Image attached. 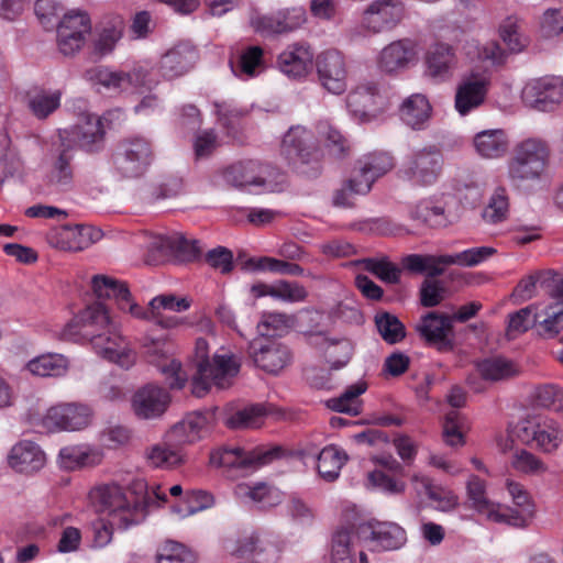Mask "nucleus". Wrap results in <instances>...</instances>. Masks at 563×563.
<instances>
[{
    "label": "nucleus",
    "instance_id": "1",
    "mask_svg": "<svg viewBox=\"0 0 563 563\" xmlns=\"http://www.w3.org/2000/svg\"><path fill=\"white\" fill-rule=\"evenodd\" d=\"M194 46L180 42L161 56L157 71L147 64H137L131 71L111 70L107 67H96L87 71L91 80L97 81L109 90L123 91L130 88H153L159 82V77L174 79L188 73L196 60Z\"/></svg>",
    "mask_w": 563,
    "mask_h": 563
},
{
    "label": "nucleus",
    "instance_id": "2",
    "mask_svg": "<svg viewBox=\"0 0 563 563\" xmlns=\"http://www.w3.org/2000/svg\"><path fill=\"white\" fill-rule=\"evenodd\" d=\"M194 364L196 373L192 375V394L203 397L212 385L220 389L228 388L238 375L241 360L234 353L221 349L212 361L209 358V344L203 338H198L195 344Z\"/></svg>",
    "mask_w": 563,
    "mask_h": 563
},
{
    "label": "nucleus",
    "instance_id": "3",
    "mask_svg": "<svg viewBox=\"0 0 563 563\" xmlns=\"http://www.w3.org/2000/svg\"><path fill=\"white\" fill-rule=\"evenodd\" d=\"M550 159V148L541 139H527L518 143L508 161V178L512 186L522 188L541 181Z\"/></svg>",
    "mask_w": 563,
    "mask_h": 563
},
{
    "label": "nucleus",
    "instance_id": "4",
    "mask_svg": "<svg viewBox=\"0 0 563 563\" xmlns=\"http://www.w3.org/2000/svg\"><path fill=\"white\" fill-rule=\"evenodd\" d=\"M282 151L301 174L317 177L321 173L320 151L316 137L305 126H291L286 132Z\"/></svg>",
    "mask_w": 563,
    "mask_h": 563
},
{
    "label": "nucleus",
    "instance_id": "5",
    "mask_svg": "<svg viewBox=\"0 0 563 563\" xmlns=\"http://www.w3.org/2000/svg\"><path fill=\"white\" fill-rule=\"evenodd\" d=\"M223 178L234 187H247L256 191H275L284 183L278 168L252 159L229 166Z\"/></svg>",
    "mask_w": 563,
    "mask_h": 563
},
{
    "label": "nucleus",
    "instance_id": "6",
    "mask_svg": "<svg viewBox=\"0 0 563 563\" xmlns=\"http://www.w3.org/2000/svg\"><path fill=\"white\" fill-rule=\"evenodd\" d=\"M113 325L106 306L95 302L65 324L58 333V339L69 342L89 341L92 344L93 340L101 338Z\"/></svg>",
    "mask_w": 563,
    "mask_h": 563
},
{
    "label": "nucleus",
    "instance_id": "7",
    "mask_svg": "<svg viewBox=\"0 0 563 563\" xmlns=\"http://www.w3.org/2000/svg\"><path fill=\"white\" fill-rule=\"evenodd\" d=\"M91 497L98 504V510L112 518V525H117L118 529L125 530L136 523L137 501L132 495L129 497L121 486H100L92 492Z\"/></svg>",
    "mask_w": 563,
    "mask_h": 563
},
{
    "label": "nucleus",
    "instance_id": "8",
    "mask_svg": "<svg viewBox=\"0 0 563 563\" xmlns=\"http://www.w3.org/2000/svg\"><path fill=\"white\" fill-rule=\"evenodd\" d=\"M141 346L146 360L158 367L172 389H181L187 383L188 376L181 367V363L170 358L174 353L173 343L164 336L154 338L146 334L142 338Z\"/></svg>",
    "mask_w": 563,
    "mask_h": 563
},
{
    "label": "nucleus",
    "instance_id": "9",
    "mask_svg": "<svg viewBox=\"0 0 563 563\" xmlns=\"http://www.w3.org/2000/svg\"><path fill=\"white\" fill-rule=\"evenodd\" d=\"M514 437L527 445H534L544 453H552L563 442V431L551 418H530L519 421L514 428Z\"/></svg>",
    "mask_w": 563,
    "mask_h": 563
},
{
    "label": "nucleus",
    "instance_id": "10",
    "mask_svg": "<svg viewBox=\"0 0 563 563\" xmlns=\"http://www.w3.org/2000/svg\"><path fill=\"white\" fill-rule=\"evenodd\" d=\"M443 155L435 145L415 151L404 165V176L417 186H430L440 177Z\"/></svg>",
    "mask_w": 563,
    "mask_h": 563
},
{
    "label": "nucleus",
    "instance_id": "11",
    "mask_svg": "<svg viewBox=\"0 0 563 563\" xmlns=\"http://www.w3.org/2000/svg\"><path fill=\"white\" fill-rule=\"evenodd\" d=\"M282 455L283 450L279 446H258L250 451L241 448L223 449L210 455V463L216 466L257 470L278 460Z\"/></svg>",
    "mask_w": 563,
    "mask_h": 563
},
{
    "label": "nucleus",
    "instance_id": "12",
    "mask_svg": "<svg viewBox=\"0 0 563 563\" xmlns=\"http://www.w3.org/2000/svg\"><path fill=\"white\" fill-rule=\"evenodd\" d=\"M523 103L537 111H553L563 100V78L544 76L531 79L522 89Z\"/></svg>",
    "mask_w": 563,
    "mask_h": 563
},
{
    "label": "nucleus",
    "instance_id": "13",
    "mask_svg": "<svg viewBox=\"0 0 563 563\" xmlns=\"http://www.w3.org/2000/svg\"><path fill=\"white\" fill-rule=\"evenodd\" d=\"M365 542L361 523L338 528L330 542V563H368L362 547Z\"/></svg>",
    "mask_w": 563,
    "mask_h": 563
},
{
    "label": "nucleus",
    "instance_id": "14",
    "mask_svg": "<svg viewBox=\"0 0 563 563\" xmlns=\"http://www.w3.org/2000/svg\"><path fill=\"white\" fill-rule=\"evenodd\" d=\"M92 409L80 402H66L52 406L43 418V426L51 431H78L90 426Z\"/></svg>",
    "mask_w": 563,
    "mask_h": 563
},
{
    "label": "nucleus",
    "instance_id": "15",
    "mask_svg": "<svg viewBox=\"0 0 563 563\" xmlns=\"http://www.w3.org/2000/svg\"><path fill=\"white\" fill-rule=\"evenodd\" d=\"M120 152L115 158V166L124 177L142 175L153 159V150L150 141L134 136L120 143Z\"/></svg>",
    "mask_w": 563,
    "mask_h": 563
},
{
    "label": "nucleus",
    "instance_id": "16",
    "mask_svg": "<svg viewBox=\"0 0 563 563\" xmlns=\"http://www.w3.org/2000/svg\"><path fill=\"white\" fill-rule=\"evenodd\" d=\"M318 80L322 88L341 95L347 88V69L344 56L336 49H328L316 57Z\"/></svg>",
    "mask_w": 563,
    "mask_h": 563
},
{
    "label": "nucleus",
    "instance_id": "17",
    "mask_svg": "<svg viewBox=\"0 0 563 563\" xmlns=\"http://www.w3.org/2000/svg\"><path fill=\"white\" fill-rule=\"evenodd\" d=\"M416 330L428 344L440 352H449L454 347L453 322L448 314L428 312L420 318Z\"/></svg>",
    "mask_w": 563,
    "mask_h": 563
},
{
    "label": "nucleus",
    "instance_id": "18",
    "mask_svg": "<svg viewBox=\"0 0 563 563\" xmlns=\"http://www.w3.org/2000/svg\"><path fill=\"white\" fill-rule=\"evenodd\" d=\"M489 81L479 73L463 75L456 85L454 108L460 115H467L478 109L486 99Z\"/></svg>",
    "mask_w": 563,
    "mask_h": 563
},
{
    "label": "nucleus",
    "instance_id": "19",
    "mask_svg": "<svg viewBox=\"0 0 563 563\" xmlns=\"http://www.w3.org/2000/svg\"><path fill=\"white\" fill-rule=\"evenodd\" d=\"M306 21L303 8L279 10L272 14H254L251 25L255 32L263 35L289 33L300 27Z\"/></svg>",
    "mask_w": 563,
    "mask_h": 563
},
{
    "label": "nucleus",
    "instance_id": "20",
    "mask_svg": "<svg viewBox=\"0 0 563 563\" xmlns=\"http://www.w3.org/2000/svg\"><path fill=\"white\" fill-rule=\"evenodd\" d=\"M250 354L256 366L269 374H278L290 364L292 358V354L285 343L268 338L253 342Z\"/></svg>",
    "mask_w": 563,
    "mask_h": 563
},
{
    "label": "nucleus",
    "instance_id": "21",
    "mask_svg": "<svg viewBox=\"0 0 563 563\" xmlns=\"http://www.w3.org/2000/svg\"><path fill=\"white\" fill-rule=\"evenodd\" d=\"M400 0H374L363 12L362 25L373 33L395 27L404 16Z\"/></svg>",
    "mask_w": 563,
    "mask_h": 563
},
{
    "label": "nucleus",
    "instance_id": "22",
    "mask_svg": "<svg viewBox=\"0 0 563 563\" xmlns=\"http://www.w3.org/2000/svg\"><path fill=\"white\" fill-rule=\"evenodd\" d=\"M103 129L98 115L87 114L82 121L69 130L59 131L58 137L62 146H71V142L88 152L98 147L103 140Z\"/></svg>",
    "mask_w": 563,
    "mask_h": 563
},
{
    "label": "nucleus",
    "instance_id": "23",
    "mask_svg": "<svg viewBox=\"0 0 563 563\" xmlns=\"http://www.w3.org/2000/svg\"><path fill=\"white\" fill-rule=\"evenodd\" d=\"M507 489L518 509L501 506V519L497 523H506L516 528L529 526L534 515V504L530 494L520 483L507 481Z\"/></svg>",
    "mask_w": 563,
    "mask_h": 563
},
{
    "label": "nucleus",
    "instance_id": "24",
    "mask_svg": "<svg viewBox=\"0 0 563 563\" xmlns=\"http://www.w3.org/2000/svg\"><path fill=\"white\" fill-rule=\"evenodd\" d=\"M361 536L374 548L390 551L406 543V531L395 522H361Z\"/></svg>",
    "mask_w": 563,
    "mask_h": 563
},
{
    "label": "nucleus",
    "instance_id": "25",
    "mask_svg": "<svg viewBox=\"0 0 563 563\" xmlns=\"http://www.w3.org/2000/svg\"><path fill=\"white\" fill-rule=\"evenodd\" d=\"M100 238V231L89 225H63L48 234L52 246L63 251H82Z\"/></svg>",
    "mask_w": 563,
    "mask_h": 563
},
{
    "label": "nucleus",
    "instance_id": "26",
    "mask_svg": "<svg viewBox=\"0 0 563 563\" xmlns=\"http://www.w3.org/2000/svg\"><path fill=\"white\" fill-rule=\"evenodd\" d=\"M92 346L97 354L118 364L122 368L128 369L135 362V354L114 325L103 333L101 338L93 340Z\"/></svg>",
    "mask_w": 563,
    "mask_h": 563
},
{
    "label": "nucleus",
    "instance_id": "27",
    "mask_svg": "<svg viewBox=\"0 0 563 563\" xmlns=\"http://www.w3.org/2000/svg\"><path fill=\"white\" fill-rule=\"evenodd\" d=\"M169 402L170 395L166 389L147 384L134 394L132 407L139 418L154 419L166 411Z\"/></svg>",
    "mask_w": 563,
    "mask_h": 563
},
{
    "label": "nucleus",
    "instance_id": "28",
    "mask_svg": "<svg viewBox=\"0 0 563 563\" xmlns=\"http://www.w3.org/2000/svg\"><path fill=\"white\" fill-rule=\"evenodd\" d=\"M456 64V55L450 45L435 44L426 53L424 75L435 82H443L451 78Z\"/></svg>",
    "mask_w": 563,
    "mask_h": 563
},
{
    "label": "nucleus",
    "instance_id": "29",
    "mask_svg": "<svg viewBox=\"0 0 563 563\" xmlns=\"http://www.w3.org/2000/svg\"><path fill=\"white\" fill-rule=\"evenodd\" d=\"M415 55V46L409 40H398L382 49L378 67L387 74L397 73L406 69L413 60Z\"/></svg>",
    "mask_w": 563,
    "mask_h": 563
},
{
    "label": "nucleus",
    "instance_id": "30",
    "mask_svg": "<svg viewBox=\"0 0 563 563\" xmlns=\"http://www.w3.org/2000/svg\"><path fill=\"white\" fill-rule=\"evenodd\" d=\"M313 53L309 45L292 44L289 45L278 57L280 70L292 78L306 76L312 67Z\"/></svg>",
    "mask_w": 563,
    "mask_h": 563
},
{
    "label": "nucleus",
    "instance_id": "31",
    "mask_svg": "<svg viewBox=\"0 0 563 563\" xmlns=\"http://www.w3.org/2000/svg\"><path fill=\"white\" fill-rule=\"evenodd\" d=\"M9 464L20 473H33L44 466L45 454L36 443L20 441L11 449Z\"/></svg>",
    "mask_w": 563,
    "mask_h": 563
},
{
    "label": "nucleus",
    "instance_id": "32",
    "mask_svg": "<svg viewBox=\"0 0 563 563\" xmlns=\"http://www.w3.org/2000/svg\"><path fill=\"white\" fill-rule=\"evenodd\" d=\"M208 424V418L200 412H192L176 423L167 433L172 444L184 445L198 441Z\"/></svg>",
    "mask_w": 563,
    "mask_h": 563
},
{
    "label": "nucleus",
    "instance_id": "33",
    "mask_svg": "<svg viewBox=\"0 0 563 563\" xmlns=\"http://www.w3.org/2000/svg\"><path fill=\"white\" fill-rule=\"evenodd\" d=\"M70 151L71 146H62V143H59L56 148L57 156L54 159L47 176V185L56 191H64L71 187L74 170L71 166L73 155Z\"/></svg>",
    "mask_w": 563,
    "mask_h": 563
},
{
    "label": "nucleus",
    "instance_id": "34",
    "mask_svg": "<svg viewBox=\"0 0 563 563\" xmlns=\"http://www.w3.org/2000/svg\"><path fill=\"white\" fill-rule=\"evenodd\" d=\"M467 497L472 503V508L487 520L497 522L501 517V505L495 504L486 496L485 482L473 475L467 482Z\"/></svg>",
    "mask_w": 563,
    "mask_h": 563
},
{
    "label": "nucleus",
    "instance_id": "35",
    "mask_svg": "<svg viewBox=\"0 0 563 563\" xmlns=\"http://www.w3.org/2000/svg\"><path fill=\"white\" fill-rule=\"evenodd\" d=\"M432 108L424 95L413 93L404 100L400 119L413 130H422L431 118Z\"/></svg>",
    "mask_w": 563,
    "mask_h": 563
},
{
    "label": "nucleus",
    "instance_id": "36",
    "mask_svg": "<svg viewBox=\"0 0 563 563\" xmlns=\"http://www.w3.org/2000/svg\"><path fill=\"white\" fill-rule=\"evenodd\" d=\"M232 73L241 78L249 79L257 76L264 69L263 49L260 46H250L230 58Z\"/></svg>",
    "mask_w": 563,
    "mask_h": 563
},
{
    "label": "nucleus",
    "instance_id": "37",
    "mask_svg": "<svg viewBox=\"0 0 563 563\" xmlns=\"http://www.w3.org/2000/svg\"><path fill=\"white\" fill-rule=\"evenodd\" d=\"M478 155L484 158H498L506 154L509 140L501 129L478 132L473 140Z\"/></svg>",
    "mask_w": 563,
    "mask_h": 563
},
{
    "label": "nucleus",
    "instance_id": "38",
    "mask_svg": "<svg viewBox=\"0 0 563 563\" xmlns=\"http://www.w3.org/2000/svg\"><path fill=\"white\" fill-rule=\"evenodd\" d=\"M234 495L242 503L258 505L262 508L276 506L280 501L279 492L265 483H258L254 486L244 483L239 484L234 488Z\"/></svg>",
    "mask_w": 563,
    "mask_h": 563
},
{
    "label": "nucleus",
    "instance_id": "39",
    "mask_svg": "<svg viewBox=\"0 0 563 563\" xmlns=\"http://www.w3.org/2000/svg\"><path fill=\"white\" fill-rule=\"evenodd\" d=\"M378 88L374 82H366L352 90L346 99L349 110L360 119L368 117L377 104Z\"/></svg>",
    "mask_w": 563,
    "mask_h": 563
},
{
    "label": "nucleus",
    "instance_id": "40",
    "mask_svg": "<svg viewBox=\"0 0 563 563\" xmlns=\"http://www.w3.org/2000/svg\"><path fill=\"white\" fill-rule=\"evenodd\" d=\"M68 366V360L64 355L47 353L29 361L26 369L38 377H58L66 374Z\"/></svg>",
    "mask_w": 563,
    "mask_h": 563
},
{
    "label": "nucleus",
    "instance_id": "41",
    "mask_svg": "<svg viewBox=\"0 0 563 563\" xmlns=\"http://www.w3.org/2000/svg\"><path fill=\"white\" fill-rule=\"evenodd\" d=\"M58 456L60 466L69 471L93 466L102 460V454L98 450L78 445L63 448Z\"/></svg>",
    "mask_w": 563,
    "mask_h": 563
},
{
    "label": "nucleus",
    "instance_id": "42",
    "mask_svg": "<svg viewBox=\"0 0 563 563\" xmlns=\"http://www.w3.org/2000/svg\"><path fill=\"white\" fill-rule=\"evenodd\" d=\"M475 366L483 379L493 383L508 379L518 373L511 361L500 356L481 360L476 362Z\"/></svg>",
    "mask_w": 563,
    "mask_h": 563
},
{
    "label": "nucleus",
    "instance_id": "43",
    "mask_svg": "<svg viewBox=\"0 0 563 563\" xmlns=\"http://www.w3.org/2000/svg\"><path fill=\"white\" fill-rule=\"evenodd\" d=\"M346 461L347 455L343 450L335 445H328L318 455L317 468L323 479L333 482L339 477Z\"/></svg>",
    "mask_w": 563,
    "mask_h": 563
},
{
    "label": "nucleus",
    "instance_id": "44",
    "mask_svg": "<svg viewBox=\"0 0 563 563\" xmlns=\"http://www.w3.org/2000/svg\"><path fill=\"white\" fill-rule=\"evenodd\" d=\"M317 132L331 156L341 159L349 155L351 150L349 140L330 122L319 121Z\"/></svg>",
    "mask_w": 563,
    "mask_h": 563
},
{
    "label": "nucleus",
    "instance_id": "45",
    "mask_svg": "<svg viewBox=\"0 0 563 563\" xmlns=\"http://www.w3.org/2000/svg\"><path fill=\"white\" fill-rule=\"evenodd\" d=\"M375 327L382 339L388 344H396L406 336V328L397 316L388 311H378L374 317Z\"/></svg>",
    "mask_w": 563,
    "mask_h": 563
},
{
    "label": "nucleus",
    "instance_id": "46",
    "mask_svg": "<svg viewBox=\"0 0 563 563\" xmlns=\"http://www.w3.org/2000/svg\"><path fill=\"white\" fill-rule=\"evenodd\" d=\"M92 289L99 299H115L118 306L126 302L130 290L125 283H121L103 275H96L92 278Z\"/></svg>",
    "mask_w": 563,
    "mask_h": 563
},
{
    "label": "nucleus",
    "instance_id": "47",
    "mask_svg": "<svg viewBox=\"0 0 563 563\" xmlns=\"http://www.w3.org/2000/svg\"><path fill=\"white\" fill-rule=\"evenodd\" d=\"M265 416L266 409L263 405H250L230 415L225 424L230 429L258 428Z\"/></svg>",
    "mask_w": 563,
    "mask_h": 563
},
{
    "label": "nucleus",
    "instance_id": "48",
    "mask_svg": "<svg viewBox=\"0 0 563 563\" xmlns=\"http://www.w3.org/2000/svg\"><path fill=\"white\" fill-rule=\"evenodd\" d=\"M356 165L374 183L394 168V158L385 152L371 153L357 159Z\"/></svg>",
    "mask_w": 563,
    "mask_h": 563
},
{
    "label": "nucleus",
    "instance_id": "49",
    "mask_svg": "<svg viewBox=\"0 0 563 563\" xmlns=\"http://www.w3.org/2000/svg\"><path fill=\"white\" fill-rule=\"evenodd\" d=\"M178 446L167 440L164 444L153 446L147 453V460L155 467L173 468L181 464L184 460Z\"/></svg>",
    "mask_w": 563,
    "mask_h": 563
},
{
    "label": "nucleus",
    "instance_id": "50",
    "mask_svg": "<svg viewBox=\"0 0 563 563\" xmlns=\"http://www.w3.org/2000/svg\"><path fill=\"white\" fill-rule=\"evenodd\" d=\"M538 333L547 339L556 336L563 329V306L561 302L549 305L538 319Z\"/></svg>",
    "mask_w": 563,
    "mask_h": 563
},
{
    "label": "nucleus",
    "instance_id": "51",
    "mask_svg": "<svg viewBox=\"0 0 563 563\" xmlns=\"http://www.w3.org/2000/svg\"><path fill=\"white\" fill-rule=\"evenodd\" d=\"M124 23L118 18L110 26L104 27L93 42V54L103 57L113 52L115 44L123 35Z\"/></svg>",
    "mask_w": 563,
    "mask_h": 563
},
{
    "label": "nucleus",
    "instance_id": "52",
    "mask_svg": "<svg viewBox=\"0 0 563 563\" xmlns=\"http://www.w3.org/2000/svg\"><path fill=\"white\" fill-rule=\"evenodd\" d=\"M362 264L365 271L372 273L384 283L394 285L400 280L401 269L387 257L364 258Z\"/></svg>",
    "mask_w": 563,
    "mask_h": 563
},
{
    "label": "nucleus",
    "instance_id": "53",
    "mask_svg": "<svg viewBox=\"0 0 563 563\" xmlns=\"http://www.w3.org/2000/svg\"><path fill=\"white\" fill-rule=\"evenodd\" d=\"M60 91L41 90L29 98V108L37 119H45L60 106Z\"/></svg>",
    "mask_w": 563,
    "mask_h": 563
},
{
    "label": "nucleus",
    "instance_id": "54",
    "mask_svg": "<svg viewBox=\"0 0 563 563\" xmlns=\"http://www.w3.org/2000/svg\"><path fill=\"white\" fill-rule=\"evenodd\" d=\"M410 217L430 227H444L448 223L444 209L434 206L431 200H422L413 206L410 210Z\"/></svg>",
    "mask_w": 563,
    "mask_h": 563
},
{
    "label": "nucleus",
    "instance_id": "55",
    "mask_svg": "<svg viewBox=\"0 0 563 563\" xmlns=\"http://www.w3.org/2000/svg\"><path fill=\"white\" fill-rule=\"evenodd\" d=\"M538 309V305H530L510 313L507 325L508 334L525 333L531 328L538 327V319L541 318V313H539Z\"/></svg>",
    "mask_w": 563,
    "mask_h": 563
},
{
    "label": "nucleus",
    "instance_id": "56",
    "mask_svg": "<svg viewBox=\"0 0 563 563\" xmlns=\"http://www.w3.org/2000/svg\"><path fill=\"white\" fill-rule=\"evenodd\" d=\"M499 34L512 53L521 52L527 45V38L520 32V21L517 16L506 18L499 26Z\"/></svg>",
    "mask_w": 563,
    "mask_h": 563
},
{
    "label": "nucleus",
    "instance_id": "57",
    "mask_svg": "<svg viewBox=\"0 0 563 563\" xmlns=\"http://www.w3.org/2000/svg\"><path fill=\"white\" fill-rule=\"evenodd\" d=\"M263 551L260 538L253 534L238 540L231 555L240 560L238 563H264L258 560Z\"/></svg>",
    "mask_w": 563,
    "mask_h": 563
},
{
    "label": "nucleus",
    "instance_id": "58",
    "mask_svg": "<svg viewBox=\"0 0 563 563\" xmlns=\"http://www.w3.org/2000/svg\"><path fill=\"white\" fill-rule=\"evenodd\" d=\"M295 324L292 316L283 312H269L263 316L258 323V331L263 336L280 335Z\"/></svg>",
    "mask_w": 563,
    "mask_h": 563
},
{
    "label": "nucleus",
    "instance_id": "59",
    "mask_svg": "<svg viewBox=\"0 0 563 563\" xmlns=\"http://www.w3.org/2000/svg\"><path fill=\"white\" fill-rule=\"evenodd\" d=\"M508 196L505 188H497L483 210L482 217L488 223H499L508 214Z\"/></svg>",
    "mask_w": 563,
    "mask_h": 563
},
{
    "label": "nucleus",
    "instance_id": "60",
    "mask_svg": "<svg viewBox=\"0 0 563 563\" xmlns=\"http://www.w3.org/2000/svg\"><path fill=\"white\" fill-rule=\"evenodd\" d=\"M352 353L353 345L346 339L330 341L324 349V357L334 369L345 366L349 363Z\"/></svg>",
    "mask_w": 563,
    "mask_h": 563
},
{
    "label": "nucleus",
    "instance_id": "61",
    "mask_svg": "<svg viewBox=\"0 0 563 563\" xmlns=\"http://www.w3.org/2000/svg\"><path fill=\"white\" fill-rule=\"evenodd\" d=\"M174 233L170 235H156L151 239L147 246V262L158 264L173 260Z\"/></svg>",
    "mask_w": 563,
    "mask_h": 563
},
{
    "label": "nucleus",
    "instance_id": "62",
    "mask_svg": "<svg viewBox=\"0 0 563 563\" xmlns=\"http://www.w3.org/2000/svg\"><path fill=\"white\" fill-rule=\"evenodd\" d=\"M195 554L184 544L167 541L158 550L157 563H195Z\"/></svg>",
    "mask_w": 563,
    "mask_h": 563
},
{
    "label": "nucleus",
    "instance_id": "63",
    "mask_svg": "<svg viewBox=\"0 0 563 563\" xmlns=\"http://www.w3.org/2000/svg\"><path fill=\"white\" fill-rule=\"evenodd\" d=\"M511 465L515 470L529 475H542L548 471L547 464L527 450L517 451L512 456Z\"/></svg>",
    "mask_w": 563,
    "mask_h": 563
},
{
    "label": "nucleus",
    "instance_id": "64",
    "mask_svg": "<svg viewBox=\"0 0 563 563\" xmlns=\"http://www.w3.org/2000/svg\"><path fill=\"white\" fill-rule=\"evenodd\" d=\"M57 29H66L69 33L75 34L80 32V35L87 38V35L91 32V21L86 11L70 10L63 15Z\"/></svg>",
    "mask_w": 563,
    "mask_h": 563
}]
</instances>
